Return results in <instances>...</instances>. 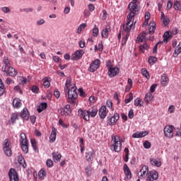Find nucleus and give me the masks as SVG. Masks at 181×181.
Listing matches in <instances>:
<instances>
[{"label":"nucleus","mask_w":181,"mask_h":181,"mask_svg":"<svg viewBox=\"0 0 181 181\" xmlns=\"http://www.w3.org/2000/svg\"><path fill=\"white\" fill-rule=\"evenodd\" d=\"M71 86V78H67L64 91L68 94V103H69V104H73L74 105H77V98L78 97V94H77V87L74 85L70 89L69 87Z\"/></svg>","instance_id":"obj_1"},{"label":"nucleus","mask_w":181,"mask_h":181,"mask_svg":"<svg viewBox=\"0 0 181 181\" xmlns=\"http://www.w3.org/2000/svg\"><path fill=\"white\" fill-rule=\"evenodd\" d=\"M139 3L135 2L134 1H131L129 4L128 9L129 10V14L127 16V22L128 25H134V20L135 19V16L139 13V11H141V7L138 6Z\"/></svg>","instance_id":"obj_2"},{"label":"nucleus","mask_w":181,"mask_h":181,"mask_svg":"<svg viewBox=\"0 0 181 181\" xmlns=\"http://www.w3.org/2000/svg\"><path fill=\"white\" fill-rule=\"evenodd\" d=\"M78 115L80 118H83L84 121H90V117L92 118H95L97 117V114L98 113V109L97 107H93L91 110H85L79 109L78 110Z\"/></svg>","instance_id":"obj_3"},{"label":"nucleus","mask_w":181,"mask_h":181,"mask_svg":"<svg viewBox=\"0 0 181 181\" xmlns=\"http://www.w3.org/2000/svg\"><path fill=\"white\" fill-rule=\"evenodd\" d=\"M110 149L115 152H121L122 149V144L121 143V139L118 135H112Z\"/></svg>","instance_id":"obj_4"},{"label":"nucleus","mask_w":181,"mask_h":181,"mask_svg":"<svg viewBox=\"0 0 181 181\" xmlns=\"http://www.w3.org/2000/svg\"><path fill=\"white\" fill-rule=\"evenodd\" d=\"M20 145L24 153H28L29 152V142L26 138V134L25 133H21L20 134Z\"/></svg>","instance_id":"obj_5"},{"label":"nucleus","mask_w":181,"mask_h":181,"mask_svg":"<svg viewBox=\"0 0 181 181\" xmlns=\"http://www.w3.org/2000/svg\"><path fill=\"white\" fill-rule=\"evenodd\" d=\"M9 139H6L3 143V151L6 156H12V149L9 147Z\"/></svg>","instance_id":"obj_6"},{"label":"nucleus","mask_w":181,"mask_h":181,"mask_svg":"<svg viewBox=\"0 0 181 181\" xmlns=\"http://www.w3.org/2000/svg\"><path fill=\"white\" fill-rule=\"evenodd\" d=\"M1 71L6 76H11V77H16L18 76V71L11 66L8 67V69H6V67H2Z\"/></svg>","instance_id":"obj_7"},{"label":"nucleus","mask_w":181,"mask_h":181,"mask_svg":"<svg viewBox=\"0 0 181 181\" xmlns=\"http://www.w3.org/2000/svg\"><path fill=\"white\" fill-rule=\"evenodd\" d=\"M131 29H132V25L126 23L125 28H124V36L122 38V45H125L127 43V40H128V38L129 37V33L131 32Z\"/></svg>","instance_id":"obj_8"},{"label":"nucleus","mask_w":181,"mask_h":181,"mask_svg":"<svg viewBox=\"0 0 181 181\" xmlns=\"http://www.w3.org/2000/svg\"><path fill=\"white\" fill-rule=\"evenodd\" d=\"M8 177L10 181H19V175L16 170L11 168L8 171Z\"/></svg>","instance_id":"obj_9"},{"label":"nucleus","mask_w":181,"mask_h":181,"mask_svg":"<svg viewBox=\"0 0 181 181\" xmlns=\"http://www.w3.org/2000/svg\"><path fill=\"white\" fill-rule=\"evenodd\" d=\"M175 127L173 126H165L164 128V135L166 138H173V129Z\"/></svg>","instance_id":"obj_10"},{"label":"nucleus","mask_w":181,"mask_h":181,"mask_svg":"<svg viewBox=\"0 0 181 181\" xmlns=\"http://www.w3.org/2000/svg\"><path fill=\"white\" fill-rule=\"evenodd\" d=\"M159 177V174L156 170L150 171L147 175L146 181H153L158 180Z\"/></svg>","instance_id":"obj_11"},{"label":"nucleus","mask_w":181,"mask_h":181,"mask_svg":"<svg viewBox=\"0 0 181 181\" xmlns=\"http://www.w3.org/2000/svg\"><path fill=\"white\" fill-rule=\"evenodd\" d=\"M119 119V115L118 113H115L112 117H107V123L109 125H115Z\"/></svg>","instance_id":"obj_12"},{"label":"nucleus","mask_w":181,"mask_h":181,"mask_svg":"<svg viewBox=\"0 0 181 181\" xmlns=\"http://www.w3.org/2000/svg\"><path fill=\"white\" fill-rule=\"evenodd\" d=\"M100 67V61L99 59H95L90 65V67L88 68V71L90 73H94L97 69Z\"/></svg>","instance_id":"obj_13"},{"label":"nucleus","mask_w":181,"mask_h":181,"mask_svg":"<svg viewBox=\"0 0 181 181\" xmlns=\"http://www.w3.org/2000/svg\"><path fill=\"white\" fill-rule=\"evenodd\" d=\"M140 177L141 179H145L149 173V168L146 165H143L140 170Z\"/></svg>","instance_id":"obj_14"},{"label":"nucleus","mask_w":181,"mask_h":181,"mask_svg":"<svg viewBox=\"0 0 181 181\" xmlns=\"http://www.w3.org/2000/svg\"><path fill=\"white\" fill-rule=\"evenodd\" d=\"M84 54V50L79 49L75 52L74 54L71 55L72 60H78L79 59H81L83 57V55Z\"/></svg>","instance_id":"obj_15"},{"label":"nucleus","mask_w":181,"mask_h":181,"mask_svg":"<svg viewBox=\"0 0 181 181\" xmlns=\"http://www.w3.org/2000/svg\"><path fill=\"white\" fill-rule=\"evenodd\" d=\"M119 73V69L117 66H115L112 69H108L107 74L109 77H115L117 74Z\"/></svg>","instance_id":"obj_16"},{"label":"nucleus","mask_w":181,"mask_h":181,"mask_svg":"<svg viewBox=\"0 0 181 181\" xmlns=\"http://www.w3.org/2000/svg\"><path fill=\"white\" fill-rule=\"evenodd\" d=\"M94 155H95V152L93 150L92 151L86 152V159L87 162H89V163H91V162L94 160Z\"/></svg>","instance_id":"obj_17"},{"label":"nucleus","mask_w":181,"mask_h":181,"mask_svg":"<svg viewBox=\"0 0 181 181\" xmlns=\"http://www.w3.org/2000/svg\"><path fill=\"white\" fill-rule=\"evenodd\" d=\"M150 163L152 166H156L157 168H160L162 166V163L159 158H150Z\"/></svg>","instance_id":"obj_18"},{"label":"nucleus","mask_w":181,"mask_h":181,"mask_svg":"<svg viewBox=\"0 0 181 181\" xmlns=\"http://www.w3.org/2000/svg\"><path fill=\"white\" fill-rule=\"evenodd\" d=\"M29 110H28V108H23V110L21 112L20 117L23 119L28 121L29 119Z\"/></svg>","instance_id":"obj_19"},{"label":"nucleus","mask_w":181,"mask_h":181,"mask_svg":"<svg viewBox=\"0 0 181 181\" xmlns=\"http://www.w3.org/2000/svg\"><path fill=\"white\" fill-rule=\"evenodd\" d=\"M99 116L102 119H104L107 117V107L103 105L100 108Z\"/></svg>","instance_id":"obj_20"},{"label":"nucleus","mask_w":181,"mask_h":181,"mask_svg":"<svg viewBox=\"0 0 181 181\" xmlns=\"http://www.w3.org/2000/svg\"><path fill=\"white\" fill-rule=\"evenodd\" d=\"M156 30V23H155V22L153 21L150 22L148 32H147L148 35H153V33H155Z\"/></svg>","instance_id":"obj_21"},{"label":"nucleus","mask_w":181,"mask_h":181,"mask_svg":"<svg viewBox=\"0 0 181 181\" xmlns=\"http://www.w3.org/2000/svg\"><path fill=\"white\" fill-rule=\"evenodd\" d=\"M160 83L163 87H166V86H168V83H169V78L168 77L167 74L162 75Z\"/></svg>","instance_id":"obj_22"},{"label":"nucleus","mask_w":181,"mask_h":181,"mask_svg":"<svg viewBox=\"0 0 181 181\" xmlns=\"http://www.w3.org/2000/svg\"><path fill=\"white\" fill-rule=\"evenodd\" d=\"M164 43H168L172 39V33L166 31L163 35Z\"/></svg>","instance_id":"obj_23"},{"label":"nucleus","mask_w":181,"mask_h":181,"mask_svg":"<svg viewBox=\"0 0 181 181\" xmlns=\"http://www.w3.org/2000/svg\"><path fill=\"white\" fill-rule=\"evenodd\" d=\"M123 170H124L126 177L127 179H131L132 177L131 170H129V168L127 164L124 165Z\"/></svg>","instance_id":"obj_24"},{"label":"nucleus","mask_w":181,"mask_h":181,"mask_svg":"<svg viewBox=\"0 0 181 181\" xmlns=\"http://www.w3.org/2000/svg\"><path fill=\"white\" fill-rule=\"evenodd\" d=\"M52 156L54 159V162L56 163H57V162H60V159H62V154H60L59 152H53Z\"/></svg>","instance_id":"obj_25"},{"label":"nucleus","mask_w":181,"mask_h":181,"mask_svg":"<svg viewBox=\"0 0 181 181\" xmlns=\"http://www.w3.org/2000/svg\"><path fill=\"white\" fill-rule=\"evenodd\" d=\"M13 107L14 108H21L22 107V102H21V99L14 98L13 100Z\"/></svg>","instance_id":"obj_26"},{"label":"nucleus","mask_w":181,"mask_h":181,"mask_svg":"<svg viewBox=\"0 0 181 181\" xmlns=\"http://www.w3.org/2000/svg\"><path fill=\"white\" fill-rule=\"evenodd\" d=\"M56 141V128L52 127V132L49 136V142L53 143Z\"/></svg>","instance_id":"obj_27"},{"label":"nucleus","mask_w":181,"mask_h":181,"mask_svg":"<svg viewBox=\"0 0 181 181\" xmlns=\"http://www.w3.org/2000/svg\"><path fill=\"white\" fill-rule=\"evenodd\" d=\"M46 170L45 168H42L38 173V177L41 179V180H43V179L46 177Z\"/></svg>","instance_id":"obj_28"},{"label":"nucleus","mask_w":181,"mask_h":181,"mask_svg":"<svg viewBox=\"0 0 181 181\" xmlns=\"http://www.w3.org/2000/svg\"><path fill=\"white\" fill-rule=\"evenodd\" d=\"M110 30H111V29L108 28H105V29H103L101 33L102 37L104 39H108V33Z\"/></svg>","instance_id":"obj_29"},{"label":"nucleus","mask_w":181,"mask_h":181,"mask_svg":"<svg viewBox=\"0 0 181 181\" xmlns=\"http://www.w3.org/2000/svg\"><path fill=\"white\" fill-rule=\"evenodd\" d=\"M181 53V42L179 43V45L177 46V47L175 49V52L173 53L174 57H177L179 54Z\"/></svg>","instance_id":"obj_30"},{"label":"nucleus","mask_w":181,"mask_h":181,"mask_svg":"<svg viewBox=\"0 0 181 181\" xmlns=\"http://www.w3.org/2000/svg\"><path fill=\"white\" fill-rule=\"evenodd\" d=\"M5 83H4V81L2 79L0 78V97L1 95H4V93H5Z\"/></svg>","instance_id":"obj_31"},{"label":"nucleus","mask_w":181,"mask_h":181,"mask_svg":"<svg viewBox=\"0 0 181 181\" xmlns=\"http://www.w3.org/2000/svg\"><path fill=\"white\" fill-rule=\"evenodd\" d=\"M174 9L175 11H180L181 12V3L179 0H174Z\"/></svg>","instance_id":"obj_32"},{"label":"nucleus","mask_w":181,"mask_h":181,"mask_svg":"<svg viewBox=\"0 0 181 181\" xmlns=\"http://www.w3.org/2000/svg\"><path fill=\"white\" fill-rule=\"evenodd\" d=\"M148 35V31L144 32L143 34H140L137 37V42H144V39L146 37V35Z\"/></svg>","instance_id":"obj_33"},{"label":"nucleus","mask_w":181,"mask_h":181,"mask_svg":"<svg viewBox=\"0 0 181 181\" xmlns=\"http://www.w3.org/2000/svg\"><path fill=\"white\" fill-rule=\"evenodd\" d=\"M148 49H149V45L146 42L139 46V50L141 53H144L145 50H148Z\"/></svg>","instance_id":"obj_34"},{"label":"nucleus","mask_w":181,"mask_h":181,"mask_svg":"<svg viewBox=\"0 0 181 181\" xmlns=\"http://www.w3.org/2000/svg\"><path fill=\"white\" fill-rule=\"evenodd\" d=\"M3 62L5 66L2 67H6V69L11 67V61H9V59L7 57H4Z\"/></svg>","instance_id":"obj_35"},{"label":"nucleus","mask_w":181,"mask_h":181,"mask_svg":"<svg viewBox=\"0 0 181 181\" xmlns=\"http://www.w3.org/2000/svg\"><path fill=\"white\" fill-rule=\"evenodd\" d=\"M153 98V97L152 96V93H146L145 95V98H144L145 103H146V104H148L150 101L152 100Z\"/></svg>","instance_id":"obj_36"},{"label":"nucleus","mask_w":181,"mask_h":181,"mask_svg":"<svg viewBox=\"0 0 181 181\" xmlns=\"http://www.w3.org/2000/svg\"><path fill=\"white\" fill-rule=\"evenodd\" d=\"M141 74L142 76L146 77L147 80H149V78H151V76H149V72H148V70H146V69L145 68L141 69Z\"/></svg>","instance_id":"obj_37"},{"label":"nucleus","mask_w":181,"mask_h":181,"mask_svg":"<svg viewBox=\"0 0 181 181\" xmlns=\"http://www.w3.org/2000/svg\"><path fill=\"white\" fill-rule=\"evenodd\" d=\"M18 112H14L11 114V124H15V122H16V119H18Z\"/></svg>","instance_id":"obj_38"},{"label":"nucleus","mask_w":181,"mask_h":181,"mask_svg":"<svg viewBox=\"0 0 181 181\" xmlns=\"http://www.w3.org/2000/svg\"><path fill=\"white\" fill-rule=\"evenodd\" d=\"M18 163L20 165H22L23 168H26V162H25V158H23V156L22 155H20L18 156Z\"/></svg>","instance_id":"obj_39"},{"label":"nucleus","mask_w":181,"mask_h":181,"mask_svg":"<svg viewBox=\"0 0 181 181\" xmlns=\"http://www.w3.org/2000/svg\"><path fill=\"white\" fill-rule=\"evenodd\" d=\"M124 153H125V156L124 157V162H128L129 159V149L127 147L124 148Z\"/></svg>","instance_id":"obj_40"},{"label":"nucleus","mask_w":181,"mask_h":181,"mask_svg":"<svg viewBox=\"0 0 181 181\" xmlns=\"http://www.w3.org/2000/svg\"><path fill=\"white\" fill-rule=\"evenodd\" d=\"M142 104H144V102L140 98H137L136 99H135L134 105L136 107H142Z\"/></svg>","instance_id":"obj_41"},{"label":"nucleus","mask_w":181,"mask_h":181,"mask_svg":"<svg viewBox=\"0 0 181 181\" xmlns=\"http://www.w3.org/2000/svg\"><path fill=\"white\" fill-rule=\"evenodd\" d=\"M86 28H87L86 23L81 24L78 28L77 33H78V35H80V33H81L82 30H84V29H86Z\"/></svg>","instance_id":"obj_42"},{"label":"nucleus","mask_w":181,"mask_h":181,"mask_svg":"<svg viewBox=\"0 0 181 181\" xmlns=\"http://www.w3.org/2000/svg\"><path fill=\"white\" fill-rule=\"evenodd\" d=\"M148 62L149 64H151V66H153V64L156 62H158V58H156L155 57H149Z\"/></svg>","instance_id":"obj_43"},{"label":"nucleus","mask_w":181,"mask_h":181,"mask_svg":"<svg viewBox=\"0 0 181 181\" xmlns=\"http://www.w3.org/2000/svg\"><path fill=\"white\" fill-rule=\"evenodd\" d=\"M43 86L45 88H49V87H50V81H49V78L45 77L44 78Z\"/></svg>","instance_id":"obj_44"},{"label":"nucleus","mask_w":181,"mask_h":181,"mask_svg":"<svg viewBox=\"0 0 181 181\" xmlns=\"http://www.w3.org/2000/svg\"><path fill=\"white\" fill-rule=\"evenodd\" d=\"M31 145L34 149V151H37V144L36 143V140L35 139H32L30 140Z\"/></svg>","instance_id":"obj_45"},{"label":"nucleus","mask_w":181,"mask_h":181,"mask_svg":"<svg viewBox=\"0 0 181 181\" xmlns=\"http://www.w3.org/2000/svg\"><path fill=\"white\" fill-rule=\"evenodd\" d=\"M129 95V98L128 99L124 100L125 104H129V103L132 102V100H134V94H132V93H130Z\"/></svg>","instance_id":"obj_46"},{"label":"nucleus","mask_w":181,"mask_h":181,"mask_svg":"<svg viewBox=\"0 0 181 181\" xmlns=\"http://www.w3.org/2000/svg\"><path fill=\"white\" fill-rule=\"evenodd\" d=\"M93 36L94 37H97V36H98V28L96 25H95V28L93 29Z\"/></svg>","instance_id":"obj_47"},{"label":"nucleus","mask_w":181,"mask_h":181,"mask_svg":"<svg viewBox=\"0 0 181 181\" xmlns=\"http://www.w3.org/2000/svg\"><path fill=\"white\" fill-rule=\"evenodd\" d=\"M31 91H33L35 94H37L39 93V87L37 86H33L31 88Z\"/></svg>","instance_id":"obj_48"},{"label":"nucleus","mask_w":181,"mask_h":181,"mask_svg":"<svg viewBox=\"0 0 181 181\" xmlns=\"http://www.w3.org/2000/svg\"><path fill=\"white\" fill-rule=\"evenodd\" d=\"M46 165L47 168H52L53 167V160L52 159H47L46 161Z\"/></svg>","instance_id":"obj_49"},{"label":"nucleus","mask_w":181,"mask_h":181,"mask_svg":"<svg viewBox=\"0 0 181 181\" xmlns=\"http://www.w3.org/2000/svg\"><path fill=\"white\" fill-rule=\"evenodd\" d=\"M20 81H21V84H22L23 86H25V84H26V83H28V79H26V78H25L23 76H21Z\"/></svg>","instance_id":"obj_50"},{"label":"nucleus","mask_w":181,"mask_h":181,"mask_svg":"<svg viewBox=\"0 0 181 181\" xmlns=\"http://www.w3.org/2000/svg\"><path fill=\"white\" fill-rule=\"evenodd\" d=\"M132 138H142V134L141 132H137L132 134Z\"/></svg>","instance_id":"obj_51"},{"label":"nucleus","mask_w":181,"mask_h":181,"mask_svg":"<svg viewBox=\"0 0 181 181\" xmlns=\"http://www.w3.org/2000/svg\"><path fill=\"white\" fill-rule=\"evenodd\" d=\"M59 125H62L63 128H69V125L64 123L62 119H59Z\"/></svg>","instance_id":"obj_52"},{"label":"nucleus","mask_w":181,"mask_h":181,"mask_svg":"<svg viewBox=\"0 0 181 181\" xmlns=\"http://www.w3.org/2000/svg\"><path fill=\"white\" fill-rule=\"evenodd\" d=\"M162 21L165 26H168L169 25V22H170V21L169 20V18H168V17H165Z\"/></svg>","instance_id":"obj_53"},{"label":"nucleus","mask_w":181,"mask_h":181,"mask_svg":"<svg viewBox=\"0 0 181 181\" xmlns=\"http://www.w3.org/2000/svg\"><path fill=\"white\" fill-rule=\"evenodd\" d=\"M123 28H124V30H123V31H121V32L119 33V35H118V36H117L118 39H121V35H122L123 37L125 36V35H126V33H125V25H123Z\"/></svg>","instance_id":"obj_54"},{"label":"nucleus","mask_w":181,"mask_h":181,"mask_svg":"<svg viewBox=\"0 0 181 181\" xmlns=\"http://www.w3.org/2000/svg\"><path fill=\"white\" fill-rule=\"evenodd\" d=\"M58 111H61L60 114L61 115H62L63 117L66 116V115H69V112L66 110H64V109H60L58 110Z\"/></svg>","instance_id":"obj_55"},{"label":"nucleus","mask_w":181,"mask_h":181,"mask_svg":"<svg viewBox=\"0 0 181 181\" xmlns=\"http://www.w3.org/2000/svg\"><path fill=\"white\" fill-rule=\"evenodd\" d=\"M1 11L4 13H9V12H11V9H9V8H8L6 6L2 7Z\"/></svg>","instance_id":"obj_56"},{"label":"nucleus","mask_w":181,"mask_h":181,"mask_svg":"<svg viewBox=\"0 0 181 181\" xmlns=\"http://www.w3.org/2000/svg\"><path fill=\"white\" fill-rule=\"evenodd\" d=\"M144 146L146 149H149L151 148V142L146 141L144 143Z\"/></svg>","instance_id":"obj_57"},{"label":"nucleus","mask_w":181,"mask_h":181,"mask_svg":"<svg viewBox=\"0 0 181 181\" xmlns=\"http://www.w3.org/2000/svg\"><path fill=\"white\" fill-rule=\"evenodd\" d=\"M168 112H170V114H173V112H175V106L174 105L169 106Z\"/></svg>","instance_id":"obj_58"},{"label":"nucleus","mask_w":181,"mask_h":181,"mask_svg":"<svg viewBox=\"0 0 181 181\" xmlns=\"http://www.w3.org/2000/svg\"><path fill=\"white\" fill-rule=\"evenodd\" d=\"M128 117L129 118H130V119H132V118H134V110L132 109L129 111Z\"/></svg>","instance_id":"obj_59"},{"label":"nucleus","mask_w":181,"mask_h":181,"mask_svg":"<svg viewBox=\"0 0 181 181\" xmlns=\"http://www.w3.org/2000/svg\"><path fill=\"white\" fill-rule=\"evenodd\" d=\"M106 66L107 67L108 70H110V69H112L114 66H112V63H111V61H107L106 62Z\"/></svg>","instance_id":"obj_60"},{"label":"nucleus","mask_w":181,"mask_h":181,"mask_svg":"<svg viewBox=\"0 0 181 181\" xmlns=\"http://www.w3.org/2000/svg\"><path fill=\"white\" fill-rule=\"evenodd\" d=\"M106 104L108 108H112V101L111 100H107Z\"/></svg>","instance_id":"obj_61"},{"label":"nucleus","mask_w":181,"mask_h":181,"mask_svg":"<svg viewBox=\"0 0 181 181\" xmlns=\"http://www.w3.org/2000/svg\"><path fill=\"white\" fill-rule=\"evenodd\" d=\"M78 91L81 97H86V93H84L83 88H79Z\"/></svg>","instance_id":"obj_62"},{"label":"nucleus","mask_w":181,"mask_h":181,"mask_svg":"<svg viewBox=\"0 0 181 181\" xmlns=\"http://www.w3.org/2000/svg\"><path fill=\"white\" fill-rule=\"evenodd\" d=\"M156 89V84H153L150 88L151 93H155V90Z\"/></svg>","instance_id":"obj_63"},{"label":"nucleus","mask_w":181,"mask_h":181,"mask_svg":"<svg viewBox=\"0 0 181 181\" xmlns=\"http://www.w3.org/2000/svg\"><path fill=\"white\" fill-rule=\"evenodd\" d=\"M41 108L42 110H46V108H47V103H41Z\"/></svg>","instance_id":"obj_64"}]
</instances>
